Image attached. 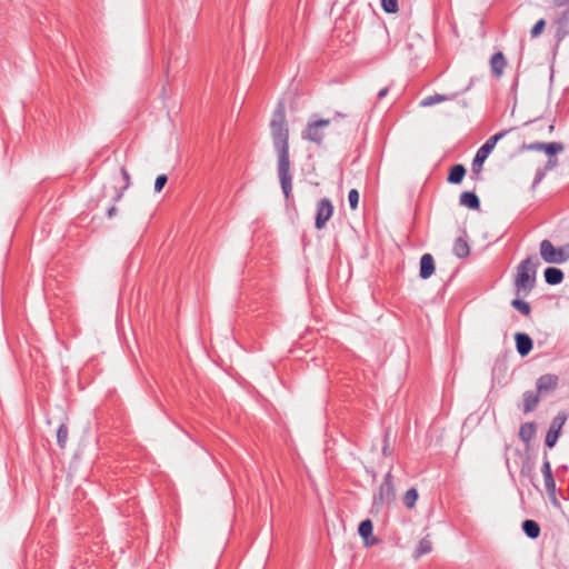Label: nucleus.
<instances>
[{"label":"nucleus","mask_w":569,"mask_h":569,"mask_svg":"<svg viewBox=\"0 0 569 569\" xmlns=\"http://www.w3.org/2000/svg\"><path fill=\"white\" fill-rule=\"evenodd\" d=\"M271 137L278 157V178L286 200L292 196V173L289 153V130L286 124V112L282 104L274 110L271 122Z\"/></svg>","instance_id":"f257e3e1"},{"label":"nucleus","mask_w":569,"mask_h":569,"mask_svg":"<svg viewBox=\"0 0 569 569\" xmlns=\"http://www.w3.org/2000/svg\"><path fill=\"white\" fill-rule=\"evenodd\" d=\"M539 266L540 260L535 254L527 257L517 266L513 287L518 297H526L533 290Z\"/></svg>","instance_id":"f03ea898"},{"label":"nucleus","mask_w":569,"mask_h":569,"mask_svg":"<svg viewBox=\"0 0 569 569\" xmlns=\"http://www.w3.org/2000/svg\"><path fill=\"white\" fill-rule=\"evenodd\" d=\"M396 500V488L391 469L383 476V479L373 495L371 511L380 512L385 507L390 506Z\"/></svg>","instance_id":"7ed1b4c3"},{"label":"nucleus","mask_w":569,"mask_h":569,"mask_svg":"<svg viewBox=\"0 0 569 569\" xmlns=\"http://www.w3.org/2000/svg\"><path fill=\"white\" fill-rule=\"evenodd\" d=\"M506 134V131L498 132L491 136L478 150L472 160L471 169L473 173H479L482 170V164L489 157L490 152L496 147L497 142Z\"/></svg>","instance_id":"20e7f679"},{"label":"nucleus","mask_w":569,"mask_h":569,"mask_svg":"<svg viewBox=\"0 0 569 569\" xmlns=\"http://www.w3.org/2000/svg\"><path fill=\"white\" fill-rule=\"evenodd\" d=\"M541 259L547 263H563L569 259V254L565 252L563 248H557L553 243L543 239L539 246Z\"/></svg>","instance_id":"39448f33"},{"label":"nucleus","mask_w":569,"mask_h":569,"mask_svg":"<svg viewBox=\"0 0 569 569\" xmlns=\"http://www.w3.org/2000/svg\"><path fill=\"white\" fill-rule=\"evenodd\" d=\"M331 123L330 119H320L307 123L302 131V139L311 141L318 146L322 144L325 139V128Z\"/></svg>","instance_id":"423d86ee"},{"label":"nucleus","mask_w":569,"mask_h":569,"mask_svg":"<svg viewBox=\"0 0 569 569\" xmlns=\"http://www.w3.org/2000/svg\"><path fill=\"white\" fill-rule=\"evenodd\" d=\"M333 214V204L330 199L322 198L317 202V212L315 227L321 230L326 227L327 222Z\"/></svg>","instance_id":"0eeeda50"},{"label":"nucleus","mask_w":569,"mask_h":569,"mask_svg":"<svg viewBox=\"0 0 569 569\" xmlns=\"http://www.w3.org/2000/svg\"><path fill=\"white\" fill-rule=\"evenodd\" d=\"M559 386V377L553 373L540 376L536 381L537 392L546 395L555 391Z\"/></svg>","instance_id":"6e6552de"},{"label":"nucleus","mask_w":569,"mask_h":569,"mask_svg":"<svg viewBox=\"0 0 569 569\" xmlns=\"http://www.w3.org/2000/svg\"><path fill=\"white\" fill-rule=\"evenodd\" d=\"M516 349L521 357H526L530 353L533 347L532 339L529 335L523 332H517L515 335Z\"/></svg>","instance_id":"1a4fd4ad"},{"label":"nucleus","mask_w":569,"mask_h":569,"mask_svg":"<svg viewBox=\"0 0 569 569\" xmlns=\"http://www.w3.org/2000/svg\"><path fill=\"white\" fill-rule=\"evenodd\" d=\"M541 472L543 475L546 490L549 493H555L556 492V481L552 476L551 463H550L549 459L547 458V453H545V460L542 463Z\"/></svg>","instance_id":"9d476101"},{"label":"nucleus","mask_w":569,"mask_h":569,"mask_svg":"<svg viewBox=\"0 0 569 569\" xmlns=\"http://www.w3.org/2000/svg\"><path fill=\"white\" fill-rule=\"evenodd\" d=\"M506 66H507V60H506L505 54L501 51L496 52L491 57L490 69H491L493 77L500 78L503 73Z\"/></svg>","instance_id":"9b49d317"},{"label":"nucleus","mask_w":569,"mask_h":569,"mask_svg":"<svg viewBox=\"0 0 569 569\" xmlns=\"http://www.w3.org/2000/svg\"><path fill=\"white\" fill-rule=\"evenodd\" d=\"M435 272V260L430 253H425L420 259L419 277L421 279L430 278Z\"/></svg>","instance_id":"f8f14e48"},{"label":"nucleus","mask_w":569,"mask_h":569,"mask_svg":"<svg viewBox=\"0 0 569 569\" xmlns=\"http://www.w3.org/2000/svg\"><path fill=\"white\" fill-rule=\"evenodd\" d=\"M557 34L562 38L569 33V6L555 20Z\"/></svg>","instance_id":"ddd939ff"},{"label":"nucleus","mask_w":569,"mask_h":569,"mask_svg":"<svg viewBox=\"0 0 569 569\" xmlns=\"http://www.w3.org/2000/svg\"><path fill=\"white\" fill-rule=\"evenodd\" d=\"M457 96H458V93H452V94L435 93V94H431V96H428V97L423 98L420 101V106L421 107H431V106H435V104L440 103V102L453 100V99L457 98Z\"/></svg>","instance_id":"4468645a"},{"label":"nucleus","mask_w":569,"mask_h":569,"mask_svg":"<svg viewBox=\"0 0 569 569\" xmlns=\"http://www.w3.org/2000/svg\"><path fill=\"white\" fill-rule=\"evenodd\" d=\"M543 274L545 281L550 286L561 283L565 277L562 270L556 267H548Z\"/></svg>","instance_id":"2eb2a0df"},{"label":"nucleus","mask_w":569,"mask_h":569,"mask_svg":"<svg viewBox=\"0 0 569 569\" xmlns=\"http://www.w3.org/2000/svg\"><path fill=\"white\" fill-rule=\"evenodd\" d=\"M460 204L465 206L472 210H478L480 208V200L478 196L472 191H463L460 194Z\"/></svg>","instance_id":"dca6fc26"},{"label":"nucleus","mask_w":569,"mask_h":569,"mask_svg":"<svg viewBox=\"0 0 569 569\" xmlns=\"http://www.w3.org/2000/svg\"><path fill=\"white\" fill-rule=\"evenodd\" d=\"M540 393H538L537 391H531V390H528L523 393V412L525 413H528V412H531L532 410H535V408L538 406L539 403V398Z\"/></svg>","instance_id":"f3484780"},{"label":"nucleus","mask_w":569,"mask_h":569,"mask_svg":"<svg viewBox=\"0 0 569 569\" xmlns=\"http://www.w3.org/2000/svg\"><path fill=\"white\" fill-rule=\"evenodd\" d=\"M536 436V423L526 422L520 426L519 438L525 442L529 443Z\"/></svg>","instance_id":"a211bd4d"},{"label":"nucleus","mask_w":569,"mask_h":569,"mask_svg":"<svg viewBox=\"0 0 569 569\" xmlns=\"http://www.w3.org/2000/svg\"><path fill=\"white\" fill-rule=\"evenodd\" d=\"M465 174L466 168L462 164H455L451 167L447 180L452 184H458L462 181Z\"/></svg>","instance_id":"6ab92c4d"},{"label":"nucleus","mask_w":569,"mask_h":569,"mask_svg":"<svg viewBox=\"0 0 569 569\" xmlns=\"http://www.w3.org/2000/svg\"><path fill=\"white\" fill-rule=\"evenodd\" d=\"M522 530L530 539H536L540 535V527L537 521L527 519L522 522Z\"/></svg>","instance_id":"aec40b11"},{"label":"nucleus","mask_w":569,"mask_h":569,"mask_svg":"<svg viewBox=\"0 0 569 569\" xmlns=\"http://www.w3.org/2000/svg\"><path fill=\"white\" fill-rule=\"evenodd\" d=\"M453 253L458 257V258H466L469 256L470 253V248H469V244L467 242V240L462 237H459L456 239L455 243H453Z\"/></svg>","instance_id":"412c9836"},{"label":"nucleus","mask_w":569,"mask_h":569,"mask_svg":"<svg viewBox=\"0 0 569 569\" xmlns=\"http://www.w3.org/2000/svg\"><path fill=\"white\" fill-rule=\"evenodd\" d=\"M431 550H432V543L427 537H425V538L420 539V541L418 542V546L415 550L413 557L416 559H419L422 556L430 553Z\"/></svg>","instance_id":"4be33fe9"},{"label":"nucleus","mask_w":569,"mask_h":569,"mask_svg":"<svg viewBox=\"0 0 569 569\" xmlns=\"http://www.w3.org/2000/svg\"><path fill=\"white\" fill-rule=\"evenodd\" d=\"M373 525L370 519H366L360 522L358 527V533L366 539L367 545H369L368 538L372 535Z\"/></svg>","instance_id":"5701e85b"},{"label":"nucleus","mask_w":569,"mask_h":569,"mask_svg":"<svg viewBox=\"0 0 569 569\" xmlns=\"http://www.w3.org/2000/svg\"><path fill=\"white\" fill-rule=\"evenodd\" d=\"M511 306H512V308H515L516 310H518L521 315H523L526 317L530 316V313H531L530 305L522 299H519V298L513 299L511 301Z\"/></svg>","instance_id":"b1692460"},{"label":"nucleus","mask_w":569,"mask_h":569,"mask_svg":"<svg viewBox=\"0 0 569 569\" xmlns=\"http://www.w3.org/2000/svg\"><path fill=\"white\" fill-rule=\"evenodd\" d=\"M418 491L416 488H410L406 491L403 496V503L408 509H412L416 506L418 500Z\"/></svg>","instance_id":"393cba45"},{"label":"nucleus","mask_w":569,"mask_h":569,"mask_svg":"<svg viewBox=\"0 0 569 569\" xmlns=\"http://www.w3.org/2000/svg\"><path fill=\"white\" fill-rule=\"evenodd\" d=\"M68 433V426L66 423H61L57 430V443L61 449L67 445Z\"/></svg>","instance_id":"a878e982"},{"label":"nucleus","mask_w":569,"mask_h":569,"mask_svg":"<svg viewBox=\"0 0 569 569\" xmlns=\"http://www.w3.org/2000/svg\"><path fill=\"white\" fill-rule=\"evenodd\" d=\"M563 150V144L560 142H545L542 151L549 157H555L557 153Z\"/></svg>","instance_id":"bb28decb"},{"label":"nucleus","mask_w":569,"mask_h":569,"mask_svg":"<svg viewBox=\"0 0 569 569\" xmlns=\"http://www.w3.org/2000/svg\"><path fill=\"white\" fill-rule=\"evenodd\" d=\"M566 419L567 417L565 415H558L556 416L552 421H551V425H550V428L549 430L550 431H555L560 433L561 432V429H562V426L565 425L566 422Z\"/></svg>","instance_id":"cd10ccee"},{"label":"nucleus","mask_w":569,"mask_h":569,"mask_svg":"<svg viewBox=\"0 0 569 569\" xmlns=\"http://www.w3.org/2000/svg\"><path fill=\"white\" fill-rule=\"evenodd\" d=\"M545 142H531V143H522L519 147V150L522 151H542Z\"/></svg>","instance_id":"c85d7f7f"},{"label":"nucleus","mask_w":569,"mask_h":569,"mask_svg":"<svg viewBox=\"0 0 569 569\" xmlns=\"http://www.w3.org/2000/svg\"><path fill=\"white\" fill-rule=\"evenodd\" d=\"M381 7L388 13H396L398 11V0H381Z\"/></svg>","instance_id":"c756f323"},{"label":"nucleus","mask_w":569,"mask_h":569,"mask_svg":"<svg viewBox=\"0 0 569 569\" xmlns=\"http://www.w3.org/2000/svg\"><path fill=\"white\" fill-rule=\"evenodd\" d=\"M560 433L556 432L555 431H550L548 430L547 435H546V440H545V445L548 447V448H552L555 447V445L557 443L558 441V438H559Z\"/></svg>","instance_id":"7c9ffc66"},{"label":"nucleus","mask_w":569,"mask_h":569,"mask_svg":"<svg viewBox=\"0 0 569 569\" xmlns=\"http://www.w3.org/2000/svg\"><path fill=\"white\" fill-rule=\"evenodd\" d=\"M349 206L352 210H356L359 202V192L356 189H351L348 193Z\"/></svg>","instance_id":"2f4dec72"},{"label":"nucleus","mask_w":569,"mask_h":569,"mask_svg":"<svg viewBox=\"0 0 569 569\" xmlns=\"http://www.w3.org/2000/svg\"><path fill=\"white\" fill-rule=\"evenodd\" d=\"M546 26V21L543 19L538 20L532 29L530 30V34L532 38H537L541 34Z\"/></svg>","instance_id":"473e14b6"},{"label":"nucleus","mask_w":569,"mask_h":569,"mask_svg":"<svg viewBox=\"0 0 569 569\" xmlns=\"http://www.w3.org/2000/svg\"><path fill=\"white\" fill-rule=\"evenodd\" d=\"M167 181H168V177L166 174L158 176L154 181V191L160 192L163 189V187L166 186Z\"/></svg>","instance_id":"72a5a7b5"},{"label":"nucleus","mask_w":569,"mask_h":569,"mask_svg":"<svg viewBox=\"0 0 569 569\" xmlns=\"http://www.w3.org/2000/svg\"><path fill=\"white\" fill-rule=\"evenodd\" d=\"M545 176H546V170L538 169L536 171V176H535L532 186L536 187L537 184H539L542 181V179L545 178Z\"/></svg>","instance_id":"f704fd0d"},{"label":"nucleus","mask_w":569,"mask_h":569,"mask_svg":"<svg viewBox=\"0 0 569 569\" xmlns=\"http://www.w3.org/2000/svg\"><path fill=\"white\" fill-rule=\"evenodd\" d=\"M557 164H558V159L556 157H549L545 170L553 169L555 167H557Z\"/></svg>","instance_id":"c9c22d12"},{"label":"nucleus","mask_w":569,"mask_h":569,"mask_svg":"<svg viewBox=\"0 0 569 569\" xmlns=\"http://www.w3.org/2000/svg\"><path fill=\"white\" fill-rule=\"evenodd\" d=\"M121 174L126 181V184H124V189L129 187V183H130V174L129 172L126 170V168H121Z\"/></svg>","instance_id":"e433bc0d"},{"label":"nucleus","mask_w":569,"mask_h":569,"mask_svg":"<svg viewBox=\"0 0 569 569\" xmlns=\"http://www.w3.org/2000/svg\"><path fill=\"white\" fill-rule=\"evenodd\" d=\"M117 214V208L116 206H111L108 211H107V216L108 218H113L114 216Z\"/></svg>","instance_id":"4c0bfd02"},{"label":"nucleus","mask_w":569,"mask_h":569,"mask_svg":"<svg viewBox=\"0 0 569 569\" xmlns=\"http://www.w3.org/2000/svg\"><path fill=\"white\" fill-rule=\"evenodd\" d=\"M389 92V88L388 87H385L382 88L379 92H378V99H382L385 98Z\"/></svg>","instance_id":"58836bf2"},{"label":"nucleus","mask_w":569,"mask_h":569,"mask_svg":"<svg viewBox=\"0 0 569 569\" xmlns=\"http://www.w3.org/2000/svg\"><path fill=\"white\" fill-rule=\"evenodd\" d=\"M569 3V0H553L556 7H563Z\"/></svg>","instance_id":"ea45409f"},{"label":"nucleus","mask_w":569,"mask_h":569,"mask_svg":"<svg viewBox=\"0 0 569 569\" xmlns=\"http://www.w3.org/2000/svg\"><path fill=\"white\" fill-rule=\"evenodd\" d=\"M122 197V191H118L113 198L114 201H119Z\"/></svg>","instance_id":"a19ab883"},{"label":"nucleus","mask_w":569,"mask_h":569,"mask_svg":"<svg viewBox=\"0 0 569 569\" xmlns=\"http://www.w3.org/2000/svg\"><path fill=\"white\" fill-rule=\"evenodd\" d=\"M382 453H383L385 456L390 455L388 446H385V447H383V449H382Z\"/></svg>","instance_id":"79ce46f5"}]
</instances>
